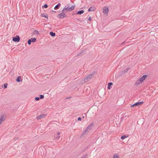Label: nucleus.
Wrapping results in <instances>:
<instances>
[{"label":"nucleus","mask_w":158,"mask_h":158,"mask_svg":"<svg viewBox=\"0 0 158 158\" xmlns=\"http://www.w3.org/2000/svg\"><path fill=\"white\" fill-rule=\"evenodd\" d=\"M81 117H78V121H81Z\"/></svg>","instance_id":"nucleus-33"},{"label":"nucleus","mask_w":158,"mask_h":158,"mask_svg":"<svg viewBox=\"0 0 158 158\" xmlns=\"http://www.w3.org/2000/svg\"><path fill=\"white\" fill-rule=\"evenodd\" d=\"M103 12L105 14H107L108 12V8L107 7L105 6L103 8Z\"/></svg>","instance_id":"nucleus-9"},{"label":"nucleus","mask_w":158,"mask_h":158,"mask_svg":"<svg viewBox=\"0 0 158 158\" xmlns=\"http://www.w3.org/2000/svg\"><path fill=\"white\" fill-rule=\"evenodd\" d=\"M83 52H81L80 53H79L77 55V56H80L82 54Z\"/></svg>","instance_id":"nucleus-30"},{"label":"nucleus","mask_w":158,"mask_h":158,"mask_svg":"<svg viewBox=\"0 0 158 158\" xmlns=\"http://www.w3.org/2000/svg\"><path fill=\"white\" fill-rule=\"evenodd\" d=\"M92 74H90L89 75L87 76L86 77H85L84 78V81L85 82H87L88 80H89L91 77L93 76Z\"/></svg>","instance_id":"nucleus-4"},{"label":"nucleus","mask_w":158,"mask_h":158,"mask_svg":"<svg viewBox=\"0 0 158 158\" xmlns=\"http://www.w3.org/2000/svg\"><path fill=\"white\" fill-rule=\"evenodd\" d=\"M5 120L4 116L3 114L0 115V124Z\"/></svg>","instance_id":"nucleus-8"},{"label":"nucleus","mask_w":158,"mask_h":158,"mask_svg":"<svg viewBox=\"0 0 158 158\" xmlns=\"http://www.w3.org/2000/svg\"><path fill=\"white\" fill-rule=\"evenodd\" d=\"M20 40L19 36L17 35L16 37L13 38L12 40L15 42H19Z\"/></svg>","instance_id":"nucleus-5"},{"label":"nucleus","mask_w":158,"mask_h":158,"mask_svg":"<svg viewBox=\"0 0 158 158\" xmlns=\"http://www.w3.org/2000/svg\"><path fill=\"white\" fill-rule=\"evenodd\" d=\"M147 75H143L142 77H141L140 78L141 79L142 81H143L147 77Z\"/></svg>","instance_id":"nucleus-16"},{"label":"nucleus","mask_w":158,"mask_h":158,"mask_svg":"<svg viewBox=\"0 0 158 158\" xmlns=\"http://www.w3.org/2000/svg\"><path fill=\"white\" fill-rule=\"evenodd\" d=\"M128 135H127V136H126L125 135H123V136H122L121 137V138L122 140H123V139H125V138H126L127 137H128Z\"/></svg>","instance_id":"nucleus-19"},{"label":"nucleus","mask_w":158,"mask_h":158,"mask_svg":"<svg viewBox=\"0 0 158 158\" xmlns=\"http://www.w3.org/2000/svg\"><path fill=\"white\" fill-rule=\"evenodd\" d=\"M91 17L89 16V18L87 20L88 21H90L91 19Z\"/></svg>","instance_id":"nucleus-31"},{"label":"nucleus","mask_w":158,"mask_h":158,"mask_svg":"<svg viewBox=\"0 0 158 158\" xmlns=\"http://www.w3.org/2000/svg\"><path fill=\"white\" fill-rule=\"evenodd\" d=\"M46 114H43L37 116L36 118L37 119H40L41 118H45L46 117Z\"/></svg>","instance_id":"nucleus-7"},{"label":"nucleus","mask_w":158,"mask_h":158,"mask_svg":"<svg viewBox=\"0 0 158 158\" xmlns=\"http://www.w3.org/2000/svg\"><path fill=\"white\" fill-rule=\"evenodd\" d=\"M75 5H73L71 7H70L69 6L67 7L65 6L62 10V12L65 11L67 12L68 11H70L73 10L75 8Z\"/></svg>","instance_id":"nucleus-1"},{"label":"nucleus","mask_w":158,"mask_h":158,"mask_svg":"<svg viewBox=\"0 0 158 158\" xmlns=\"http://www.w3.org/2000/svg\"><path fill=\"white\" fill-rule=\"evenodd\" d=\"M31 42H34L36 40V39L35 38H31Z\"/></svg>","instance_id":"nucleus-21"},{"label":"nucleus","mask_w":158,"mask_h":158,"mask_svg":"<svg viewBox=\"0 0 158 158\" xmlns=\"http://www.w3.org/2000/svg\"><path fill=\"white\" fill-rule=\"evenodd\" d=\"M20 78H21L20 77H18L17 79H16L17 81L18 82H19L20 81V80L19 79Z\"/></svg>","instance_id":"nucleus-24"},{"label":"nucleus","mask_w":158,"mask_h":158,"mask_svg":"<svg viewBox=\"0 0 158 158\" xmlns=\"http://www.w3.org/2000/svg\"><path fill=\"white\" fill-rule=\"evenodd\" d=\"M60 3H59L58 4H57L55 6L54 9L55 10L58 9H59L60 8Z\"/></svg>","instance_id":"nucleus-13"},{"label":"nucleus","mask_w":158,"mask_h":158,"mask_svg":"<svg viewBox=\"0 0 158 158\" xmlns=\"http://www.w3.org/2000/svg\"><path fill=\"white\" fill-rule=\"evenodd\" d=\"M35 99L36 101H39L40 99V98L38 97H35Z\"/></svg>","instance_id":"nucleus-28"},{"label":"nucleus","mask_w":158,"mask_h":158,"mask_svg":"<svg viewBox=\"0 0 158 158\" xmlns=\"http://www.w3.org/2000/svg\"><path fill=\"white\" fill-rule=\"evenodd\" d=\"M7 83L4 84V88H6L7 87Z\"/></svg>","instance_id":"nucleus-29"},{"label":"nucleus","mask_w":158,"mask_h":158,"mask_svg":"<svg viewBox=\"0 0 158 158\" xmlns=\"http://www.w3.org/2000/svg\"><path fill=\"white\" fill-rule=\"evenodd\" d=\"M136 106L135 105V104H133L132 105H131V107H132L134 106Z\"/></svg>","instance_id":"nucleus-32"},{"label":"nucleus","mask_w":158,"mask_h":158,"mask_svg":"<svg viewBox=\"0 0 158 158\" xmlns=\"http://www.w3.org/2000/svg\"><path fill=\"white\" fill-rule=\"evenodd\" d=\"M34 33L36 35H38L39 34V32L37 30L35 31L34 32Z\"/></svg>","instance_id":"nucleus-23"},{"label":"nucleus","mask_w":158,"mask_h":158,"mask_svg":"<svg viewBox=\"0 0 158 158\" xmlns=\"http://www.w3.org/2000/svg\"><path fill=\"white\" fill-rule=\"evenodd\" d=\"M39 96H40V98H39L40 99V98L41 99H43L44 97V96L43 95H39Z\"/></svg>","instance_id":"nucleus-26"},{"label":"nucleus","mask_w":158,"mask_h":158,"mask_svg":"<svg viewBox=\"0 0 158 158\" xmlns=\"http://www.w3.org/2000/svg\"><path fill=\"white\" fill-rule=\"evenodd\" d=\"M84 118V117H82V118Z\"/></svg>","instance_id":"nucleus-36"},{"label":"nucleus","mask_w":158,"mask_h":158,"mask_svg":"<svg viewBox=\"0 0 158 158\" xmlns=\"http://www.w3.org/2000/svg\"><path fill=\"white\" fill-rule=\"evenodd\" d=\"M95 9V8L94 7H90L88 10V12H90L94 11Z\"/></svg>","instance_id":"nucleus-11"},{"label":"nucleus","mask_w":158,"mask_h":158,"mask_svg":"<svg viewBox=\"0 0 158 158\" xmlns=\"http://www.w3.org/2000/svg\"><path fill=\"white\" fill-rule=\"evenodd\" d=\"M84 12V10H80V11H78L76 13V14L77 15H78V14L81 15V14L83 13Z\"/></svg>","instance_id":"nucleus-14"},{"label":"nucleus","mask_w":158,"mask_h":158,"mask_svg":"<svg viewBox=\"0 0 158 158\" xmlns=\"http://www.w3.org/2000/svg\"><path fill=\"white\" fill-rule=\"evenodd\" d=\"M126 41H124V42H123V43H122V44H124L125 43H126Z\"/></svg>","instance_id":"nucleus-34"},{"label":"nucleus","mask_w":158,"mask_h":158,"mask_svg":"<svg viewBox=\"0 0 158 158\" xmlns=\"http://www.w3.org/2000/svg\"><path fill=\"white\" fill-rule=\"evenodd\" d=\"M141 78L137 80L135 83V85H138L140 84L143 82Z\"/></svg>","instance_id":"nucleus-6"},{"label":"nucleus","mask_w":158,"mask_h":158,"mask_svg":"<svg viewBox=\"0 0 158 158\" xmlns=\"http://www.w3.org/2000/svg\"><path fill=\"white\" fill-rule=\"evenodd\" d=\"M48 7V5L46 4H45L43 6V8H47Z\"/></svg>","instance_id":"nucleus-27"},{"label":"nucleus","mask_w":158,"mask_h":158,"mask_svg":"<svg viewBox=\"0 0 158 158\" xmlns=\"http://www.w3.org/2000/svg\"><path fill=\"white\" fill-rule=\"evenodd\" d=\"M113 158H119V155L118 154L114 155Z\"/></svg>","instance_id":"nucleus-18"},{"label":"nucleus","mask_w":158,"mask_h":158,"mask_svg":"<svg viewBox=\"0 0 158 158\" xmlns=\"http://www.w3.org/2000/svg\"><path fill=\"white\" fill-rule=\"evenodd\" d=\"M66 13V12H62V13L58 15L57 17L60 19L63 18L67 17V15L64 13Z\"/></svg>","instance_id":"nucleus-3"},{"label":"nucleus","mask_w":158,"mask_h":158,"mask_svg":"<svg viewBox=\"0 0 158 158\" xmlns=\"http://www.w3.org/2000/svg\"><path fill=\"white\" fill-rule=\"evenodd\" d=\"M69 98H69H69H66V99H69Z\"/></svg>","instance_id":"nucleus-35"},{"label":"nucleus","mask_w":158,"mask_h":158,"mask_svg":"<svg viewBox=\"0 0 158 158\" xmlns=\"http://www.w3.org/2000/svg\"><path fill=\"white\" fill-rule=\"evenodd\" d=\"M129 68H127L125 69L124 70L122 71V74H123L127 72L128 70L129 69Z\"/></svg>","instance_id":"nucleus-15"},{"label":"nucleus","mask_w":158,"mask_h":158,"mask_svg":"<svg viewBox=\"0 0 158 158\" xmlns=\"http://www.w3.org/2000/svg\"><path fill=\"white\" fill-rule=\"evenodd\" d=\"M42 17H45L47 19L48 18V15L47 14H42Z\"/></svg>","instance_id":"nucleus-22"},{"label":"nucleus","mask_w":158,"mask_h":158,"mask_svg":"<svg viewBox=\"0 0 158 158\" xmlns=\"http://www.w3.org/2000/svg\"><path fill=\"white\" fill-rule=\"evenodd\" d=\"M94 122H92V123L86 129L85 131L83 132L82 135L87 134L92 129V127H94Z\"/></svg>","instance_id":"nucleus-2"},{"label":"nucleus","mask_w":158,"mask_h":158,"mask_svg":"<svg viewBox=\"0 0 158 158\" xmlns=\"http://www.w3.org/2000/svg\"><path fill=\"white\" fill-rule=\"evenodd\" d=\"M27 42H28V44L29 45H30L31 44V39H29L28 40V41H27Z\"/></svg>","instance_id":"nucleus-25"},{"label":"nucleus","mask_w":158,"mask_h":158,"mask_svg":"<svg viewBox=\"0 0 158 158\" xmlns=\"http://www.w3.org/2000/svg\"><path fill=\"white\" fill-rule=\"evenodd\" d=\"M60 133L59 131H58L57 132V135L55 136V137L56 138V139H59L60 138Z\"/></svg>","instance_id":"nucleus-12"},{"label":"nucleus","mask_w":158,"mask_h":158,"mask_svg":"<svg viewBox=\"0 0 158 158\" xmlns=\"http://www.w3.org/2000/svg\"><path fill=\"white\" fill-rule=\"evenodd\" d=\"M50 35L52 36H54L55 35V33H54L52 32H50Z\"/></svg>","instance_id":"nucleus-20"},{"label":"nucleus","mask_w":158,"mask_h":158,"mask_svg":"<svg viewBox=\"0 0 158 158\" xmlns=\"http://www.w3.org/2000/svg\"><path fill=\"white\" fill-rule=\"evenodd\" d=\"M143 103V102H137L135 103L136 106H138L141 105Z\"/></svg>","instance_id":"nucleus-10"},{"label":"nucleus","mask_w":158,"mask_h":158,"mask_svg":"<svg viewBox=\"0 0 158 158\" xmlns=\"http://www.w3.org/2000/svg\"><path fill=\"white\" fill-rule=\"evenodd\" d=\"M113 85V83L110 82V83H109L108 84V89H110V87L111 85Z\"/></svg>","instance_id":"nucleus-17"}]
</instances>
